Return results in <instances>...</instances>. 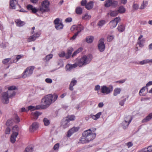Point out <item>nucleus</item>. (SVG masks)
<instances>
[{
	"instance_id": "obj_55",
	"label": "nucleus",
	"mask_w": 152,
	"mask_h": 152,
	"mask_svg": "<svg viewBox=\"0 0 152 152\" xmlns=\"http://www.w3.org/2000/svg\"><path fill=\"white\" fill-rule=\"evenodd\" d=\"M23 56V55H19L17 56L16 60L17 61L19 59L22 58Z\"/></svg>"
},
{
	"instance_id": "obj_56",
	"label": "nucleus",
	"mask_w": 152,
	"mask_h": 152,
	"mask_svg": "<svg viewBox=\"0 0 152 152\" xmlns=\"http://www.w3.org/2000/svg\"><path fill=\"white\" fill-rule=\"evenodd\" d=\"M65 55V53L64 52H62L58 54L59 56L61 57H64Z\"/></svg>"
},
{
	"instance_id": "obj_11",
	"label": "nucleus",
	"mask_w": 152,
	"mask_h": 152,
	"mask_svg": "<svg viewBox=\"0 0 152 152\" xmlns=\"http://www.w3.org/2000/svg\"><path fill=\"white\" fill-rule=\"evenodd\" d=\"M120 20V18L119 17H116L113 20L110 21L109 23L110 28H113L115 27Z\"/></svg>"
},
{
	"instance_id": "obj_15",
	"label": "nucleus",
	"mask_w": 152,
	"mask_h": 152,
	"mask_svg": "<svg viewBox=\"0 0 152 152\" xmlns=\"http://www.w3.org/2000/svg\"><path fill=\"white\" fill-rule=\"evenodd\" d=\"M69 121L68 119H66L65 118H64L61 122V126L63 128L65 129L69 127Z\"/></svg>"
},
{
	"instance_id": "obj_61",
	"label": "nucleus",
	"mask_w": 152,
	"mask_h": 152,
	"mask_svg": "<svg viewBox=\"0 0 152 152\" xmlns=\"http://www.w3.org/2000/svg\"><path fill=\"white\" fill-rule=\"evenodd\" d=\"M139 6L137 4H134L133 5V7L134 9L137 10Z\"/></svg>"
},
{
	"instance_id": "obj_16",
	"label": "nucleus",
	"mask_w": 152,
	"mask_h": 152,
	"mask_svg": "<svg viewBox=\"0 0 152 152\" xmlns=\"http://www.w3.org/2000/svg\"><path fill=\"white\" fill-rule=\"evenodd\" d=\"M78 63L77 61L76 63L73 64H67L66 66V69L67 70L70 71L72 69L78 66Z\"/></svg>"
},
{
	"instance_id": "obj_44",
	"label": "nucleus",
	"mask_w": 152,
	"mask_h": 152,
	"mask_svg": "<svg viewBox=\"0 0 152 152\" xmlns=\"http://www.w3.org/2000/svg\"><path fill=\"white\" fill-rule=\"evenodd\" d=\"M18 128L17 126L16 125L15 126H13L12 129V131L13 133L15 132H18Z\"/></svg>"
},
{
	"instance_id": "obj_27",
	"label": "nucleus",
	"mask_w": 152,
	"mask_h": 152,
	"mask_svg": "<svg viewBox=\"0 0 152 152\" xmlns=\"http://www.w3.org/2000/svg\"><path fill=\"white\" fill-rule=\"evenodd\" d=\"M75 12L78 15H81L83 12L82 8L80 7H77L75 9Z\"/></svg>"
},
{
	"instance_id": "obj_63",
	"label": "nucleus",
	"mask_w": 152,
	"mask_h": 152,
	"mask_svg": "<svg viewBox=\"0 0 152 152\" xmlns=\"http://www.w3.org/2000/svg\"><path fill=\"white\" fill-rule=\"evenodd\" d=\"M100 86L99 85H97L95 86L94 88V90L96 91H98L100 89Z\"/></svg>"
},
{
	"instance_id": "obj_28",
	"label": "nucleus",
	"mask_w": 152,
	"mask_h": 152,
	"mask_svg": "<svg viewBox=\"0 0 152 152\" xmlns=\"http://www.w3.org/2000/svg\"><path fill=\"white\" fill-rule=\"evenodd\" d=\"M73 51V49L72 48H70L68 50L67 52L66 55V58L67 59L69 58L71 55Z\"/></svg>"
},
{
	"instance_id": "obj_33",
	"label": "nucleus",
	"mask_w": 152,
	"mask_h": 152,
	"mask_svg": "<svg viewBox=\"0 0 152 152\" xmlns=\"http://www.w3.org/2000/svg\"><path fill=\"white\" fill-rule=\"evenodd\" d=\"M148 4V2L147 1H143L142 4L141 5L140 9H143L145 8Z\"/></svg>"
},
{
	"instance_id": "obj_29",
	"label": "nucleus",
	"mask_w": 152,
	"mask_h": 152,
	"mask_svg": "<svg viewBox=\"0 0 152 152\" xmlns=\"http://www.w3.org/2000/svg\"><path fill=\"white\" fill-rule=\"evenodd\" d=\"M94 39V37L92 36H88L86 38V42L89 43H91Z\"/></svg>"
},
{
	"instance_id": "obj_37",
	"label": "nucleus",
	"mask_w": 152,
	"mask_h": 152,
	"mask_svg": "<svg viewBox=\"0 0 152 152\" xmlns=\"http://www.w3.org/2000/svg\"><path fill=\"white\" fill-rule=\"evenodd\" d=\"M91 18L90 15H88L87 14H86L83 16L82 19L84 20H89Z\"/></svg>"
},
{
	"instance_id": "obj_43",
	"label": "nucleus",
	"mask_w": 152,
	"mask_h": 152,
	"mask_svg": "<svg viewBox=\"0 0 152 152\" xmlns=\"http://www.w3.org/2000/svg\"><path fill=\"white\" fill-rule=\"evenodd\" d=\"M53 57V55L52 54H49L46 56V57L44 59V60H45L46 61H48L50 59L52 58Z\"/></svg>"
},
{
	"instance_id": "obj_30",
	"label": "nucleus",
	"mask_w": 152,
	"mask_h": 152,
	"mask_svg": "<svg viewBox=\"0 0 152 152\" xmlns=\"http://www.w3.org/2000/svg\"><path fill=\"white\" fill-rule=\"evenodd\" d=\"M118 30L120 32H123L125 30V26L124 25L121 24L118 25L117 28Z\"/></svg>"
},
{
	"instance_id": "obj_22",
	"label": "nucleus",
	"mask_w": 152,
	"mask_h": 152,
	"mask_svg": "<svg viewBox=\"0 0 152 152\" xmlns=\"http://www.w3.org/2000/svg\"><path fill=\"white\" fill-rule=\"evenodd\" d=\"M151 118H152V113L149 114L145 118L142 120V123L147 122L149 121Z\"/></svg>"
},
{
	"instance_id": "obj_36",
	"label": "nucleus",
	"mask_w": 152,
	"mask_h": 152,
	"mask_svg": "<svg viewBox=\"0 0 152 152\" xmlns=\"http://www.w3.org/2000/svg\"><path fill=\"white\" fill-rule=\"evenodd\" d=\"M125 9L123 6H121L119 7L118 11V12L121 13H123L125 12Z\"/></svg>"
},
{
	"instance_id": "obj_19",
	"label": "nucleus",
	"mask_w": 152,
	"mask_h": 152,
	"mask_svg": "<svg viewBox=\"0 0 152 152\" xmlns=\"http://www.w3.org/2000/svg\"><path fill=\"white\" fill-rule=\"evenodd\" d=\"M18 0H10V7L12 9H15L16 4H18Z\"/></svg>"
},
{
	"instance_id": "obj_53",
	"label": "nucleus",
	"mask_w": 152,
	"mask_h": 152,
	"mask_svg": "<svg viewBox=\"0 0 152 152\" xmlns=\"http://www.w3.org/2000/svg\"><path fill=\"white\" fill-rule=\"evenodd\" d=\"M33 7L32 5L31 4L28 5L26 7L27 9L29 10H32Z\"/></svg>"
},
{
	"instance_id": "obj_1",
	"label": "nucleus",
	"mask_w": 152,
	"mask_h": 152,
	"mask_svg": "<svg viewBox=\"0 0 152 152\" xmlns=\"http://www.w3.org/2000/svg\"><path fill=\"white\" fill-rule=\"evenodd\" d=\"M58 97V95L56 94H49L45 96L41 100V103L42 104L38 105L37 107V108L41 109H46L52 103L55 102Z\"/></svg>"
},
{
	"instance_id": "obj_46",
	"label": "nucleus",
	"mask_w": 152,
	"mask_h": 152,
	"mask_svg": "<svg viewBox=\"0 0 152 152\" xmlns=\"http://www.w3.org/2000/svg\"><path fill=\"white\" fill-rule=\"evenodd\" d=\"M118 14V11H114L110 13V15L112 16H115L117 15Z\"/></svg>"
},
{
	"instance_id": "obj_47",
	"label": "nucleus",
	"mask_w": 152,
	"mask_h": 152,
	"mask_svg": "<svg viewBox=\"0 0 152 152\" xmlns=\"http://www.w3.org/2000/svg\"><path fill=\"white\" fill-rule=\"evenodd\" d=\"M147 88L148 89V88L145 86V87H143L140 90L139 92V94L140 96L142 95L141 94V93H142V92H143L145 90V88Z\"/></svg>"
},
{
	"instance_id": "obj_24",
	"label": "nucleus",
	"mask_w": 152,
	"mask_h": 152,
	"mask_svg": "<svg viewBox=\"0 0 152 152\" xmlns=\"http://www.w3.org/2000/svg\"><path fill=\"white\" fill-rule=\"evenodd\" d=\"M94 3L93 1H90L86 4L85 8L87 10H89L92 9L94 5Z\"/></svg>"
},
{
	"instance_id": "obj_13",
	"label": "nucleus",
	"mask_w": 152,
	"mask_h": 152,
	"mask_svg": "<svg viewBox=\"0 0 152 152\" xmlns=\"http://www.w3.org/2000/svg\"><path fill=\"white\" fill-rule=\"evenodd\" d=\"M104 38H101L99 40V43L98 45V47L99 50L101 52L103 51L104 50Z\"/></svg>"
},
{
	"instance_id": "obj_9",
	"label": "nucleus",
	"mask_w": 152,
	"mask_h": 152,
	"mask_svg": "<svg viewBox=\"0 0 152 152\" xmlns=\"http://www.w3.org/2000/svg\"><path fill=\"white\" fill-rule=\"evenodd\" d=\"M105 2V7H115L118 4V1L114 0H106Z\"/></svg>"
},
{
	"instance_id": "obj_62",
	"label": "nucleus",
	"mask_w": 152,
	"mask_h": 152,
	"mask_svg": "<svg viewBox=\"0 0 152 152\" xmlns=\"http://www.w3.org/2000/svg\"><path fill=\"white\" fill-rule=\"evenodd\" d=\"M137 44L139 45L140 47H142L143 46V45L141 42V40H138Z\"/></svg>"
},
{
	"instance_id": "obj_4",
	"label": "nucleus",
	"mask_w": 152,
	"mask_h": 152,
	"mask_svg": "<svg viewBox=\"0 0 152 152\" xmlns=\"http://www.w3.org/2000/svg\"><path fill=\"white\" fill-rule=\"evenodd\" d=\"M50 5V3L48 0H44L41 3V7L39 9V10L42 12H49Z\"/></svg>"
},
{
	"instance_id": "obj_5",
	"label": "nucleus",
	"mask_w": 152,
	"mask_h": 152,
	"mask_svg": "<svg viewBox=\"0 0 152 152\" xmlns=\"http://www.w3.org/2000/svg\"><path fill=\"white\" fill-rule=\"evenodd\" d=\"M35 67L34 66H30L27 67L22 74V77L25 78L31 76L33 74Z\"/></svg>"
},
{
	"instance_id": "obj_60",
	"label": "nucleus",
	"mask_w": 152,
	"mask_h": 152,
	"mask_svg": "<svg viewBox=\"0 0 152 152\" xmlns=\"http://www.w3.org/2000/svg\"><path fill=\"white\" fill-rule=\"evenodd\" d=\"M145 149L148 151V152H151L152 151V146H150L148 147L147 148H146Z\"/></svg>"
},
{
	"instance_id": "obj_23",
	"label": "nucleus",
	"mask_w": 152,
	"mask_h": 152,
	"mask_svg": "<svg viewBox=\"0 0 152 152\" xmlns=\"http://www.w3.org/2000/svg\"><path fill=\"white\" fill-rule=\"evenodd\" d=\"M42 114V113H40L38 111H36L34 113H31V115L33 116V118L35 119H37L38 118L39 116Z\"/></svg>"
},
{
	"instance_id": "obj_32",
	"label": "nucleus",
	"mask_w": 152,
	"mask_h": 152,
	"mask_svg": "<svg viewBox=\"0 0 152 152\" xmlns=\"http://www.w3.org/2000/svg\"><path fill=\"white\" fill-rule=\"evenodd\" d=\"M121 91V89L119 88H116L114 91L113 95L114 96H117L120 93Z\"/></svg>"
},
{
	"instance_id": "obj_51",
	"label": "nucleus",
	"mask_w": 152,
	"mask_h": 152,
	"mask_svg": "<svg viewBox=\"0 0 152 152\" xmlns=\"http://www.w3.org/2000/svg\"><path fill=\"white\" fill-rule=\"evenodd\" d=\"M126 80V79H122L121 80H118L116 82L117 83L122 84L124 83Z\"/></svg>"
},
{
	"instance_id": "obj_35",
	"label": "nucleus",
	"mask_w": 152,
	"mask_h": 152,
	"mask_svg": "<svg viewBox=\"0 0 152 152\" xmlns=\"http://www.w3.org/2000/svg\"><path fill=\"white\" fill-rule=\"evenodd\" d=\"M66 119H68V121H73L75 120V117L73 115H68L65 118Z\"/></svg>"
},
{
	"instance_id": "obj_48",
	"label": "nucleus",
	"mask_w": 152,
	"mask_h": 152,
	"mask_svg": "<svg viewBox=\"0 0 152 152\" xmlns=\"http://www.w3.org/2000/svg\"><path fill=\"white\" fill-rule=\"evenodd\" d=\"M16 89V87L15 86H12L8 88V90H15Z\"/></svg>"
},
{
	"instance_id": "obj_41",
	"label": "nucleus",
	"mask_w": 152,
	"mask_h": 152,
	"mask_svg": "<svg viewBox=\"0 0 152 152\" xmlns=\"http://www.w3.org/2000/svg\"><path fill=\"white\" fill-rule=\"evenodd\" d=\"M43 121L45 125L46 126H48L50 124V122L49 120L46 118H44L43 119Z\"/></svg>"
},
{
	"instance_id": "obj_21",
	"label": "nucleus",
	"mask_w": 152,
	"mask_h": 152,
	"mask_svg": "<svg viewBox=\"0 0 152 152\" xmlns=\"http://www.w3.org/2000/svg\"><path fill=\"white\" fill-rule=\"evenodd\" d=\"M18 134V133L17 132L12 133L10 139V141L12 143H13L15 142L16 138L17 137Z\"/></svg>"
},
{
	"instance_id": "obj_2",
	"label": "nucleus",
	"mask_w": 152,
	"mask_h": 152,
	"mask_svg": "<svg viewBox=\"0 0 152 152\" xmlns=\"http://www.w3.org/2000/svg\"><path fill=\"white\" fill-rule=\"evenodd\" d=\"M91 130V129L85 131L82 133V136L80 140L79 143L84 144L88 142L89 141L93 140L96 137V134L94 133H92L96 130V129L93 128Z\"/></svg>"
},
{
	"instance_id": "obj_58",
	"label": "nucleus",
	"mask_w": 152,
	"mask_h": 152,
	"mask_svg": "<svg viewBox=\"0 0 152 152\" xmlns=\"http://www.w3.org/2000/svg\"><path fill=\"white\" fill-rule=\"evenodd\" d=\"M45 81L47 83H50L52 82V80L50 78H46L45 79Z\"/></svg>"
},
{
	"instance_id": "obj_38",
	"label": "nucleus",
	"mask_w": 152,
	"mask_h": 152,
	"mask_svg": "<svg viewBox=\"0 0 152 152\" xmlns=\"http://www.w3.org/2000/svg\"><path fill=\"white\" fill-rule=\"evenodd\" d=\"M13 122H14L12 119H9L7 121L6 123V125L7 126H10L12 125Z\"/></svg>"
},
{
	"instance_id": "obj_17",
	"label": "nucleus",
	"mask_w": 152,
	"mask_h": 152,
	"mask_svg": "<svg viewBox=\"0 0 152 152\" xmlns=\"http://www.w3.org/2000/svg\"><path fill=\"white\" fill-rule=\"evenodd\" d=\"M77 83V81L75 78L72 79L69 84V89L70 91H73L74 90L73 86L75 85Z\"/></svg>"
},
{
	"instance_id": "obj_64",
	"label": "nucleus",
	"mask_w": 152,
	"mask_h": 152,
	"mask_svg": "<svg viewBox=\"0 0 152 152\" xmlns=\"http://www.w3.org/2000/svg\"><path fill=\"white\" fill-rule=\"evenodd\" d=\"M152 85V81H150L148 82L146 84V86L147 88L148 87Z\"/></svg>"
},
{
	"instance_id": "obj_25",
	"label": "nucleus",
	"mask_w": 152,
	"mask_h": 152,
	"mask_svg": "<svg viewBox=\"0 0 152 152\" xmlns=\"http://www.w3.org/2000/svg\"><path fill=\"white\" fill-rule=\"evenodd\" d=\"M15 22L16 25L19 27L22 26H23L25 23L24 22L21 21L20 19H17L15 20Z\"/></svg>"
},
{
	"instance_id": "obj_14",
	"label": "nucleus",
	"mask_w": 152,
	"mask_h": 152,
	"mask_svg": "<svg viewBox=\"0 0 152 152\" xmlns=\"http://www.w3.org/2000/svg\"><path fill=\"white\" fill-rule=\"evenodd\" d=\"M40 35L39 33H36L33 35L30 36L28 39L27 41L28 42H30L34 41Z\"/></svg>"
},
{
	"instance_id": "obj_34",
	"label": "nucleus",
	"mask_w": 152,
	"mask_h": 152,
	"mask_svg": "<svg viewBox=\"0 0 152 152\" xmlns=\"http://www.w3.org/2000/svg\"><path fill=\"white\" fill-rule=\"evenodd\" d=\"M12 119L13 122L16 123H18L20 121V118L17 115H15L14 117Z\"/></svg>"
},
{
	"instance_id": "obj_10",
	"label": "nucleus",
	"mask_w": 152,
	"mask_h": 152,
	"mask_svg": "<svg viewBox=\"0 0 152 152\" xmlns=\"http://www.w3.org/2000/svg\"><path fill=\"white\" fill-rule=\"evenodd\" d=\"M84 29V26L81 24L73 25L71 28V30L72 31H74L75 30L77 31V32L79 34L82 30Z\"/></svg>"
},
{
	"instance_id": "obj_50",
	"label": "nucleus",
	"mask_w": 152,
	"mask_h": 152,
	"mask_svg": "<svg viewBox=\"0 0 152 152\" xmlns=\"http://www.w3.org/2000/svg\"><path fill=\"white\" fill-rule=\"evenodd\" d=\"M104 20H101L98 23V26L99 27L102 26L104 24Z\"/></svg>"
},
{
	"instance_id": "obj_12",
	"label": "nucleus",
	"mask_w": 152,
	"mask_h": 152,
	"mask_svg": "<svg viewBox=\"0 0 152 152\" xmlns=\"http://www.w3.org/2000/svg\"><path fill=\"white\" fill-rule=\"evenodd\" d=\"M79 129V127H73L70 129L67 132L66 136L68 137H70L73 134L77 132Z\"/></svg>"
},
{
	"instance_id": "obj_59",
	"label": "nucleus",
	"mask_w": 152,
	"mask_h": 152,
	"mask_svg": "<svg viewBox=\"0 0 152 152\" xmlns=\"http://www.w3.org/2000/svg\"><path fill=\"white\" fill-rule=\"evenodd\" d=\"M31 11L32 13H36L38 11V9H36L35 7H33Z\"/></svg>"
},
{
	"instance_id": "obj_54",
	"label": "nucleus",
	"mask_w": 152,
	"mask_h": 152,
	"mask_svg": "<svg viewBox=\"0 0 152 152\" xmlns=\"http://www.w3.org/2000/svg\"><path fill=\"white\" fill-rule=\"evenodd\" d=\"M59 146V143H57L53 147V149L55 150H58Z\"/></svg>"
},
{
	"instance_id": "obj_42",
	"label": "nucleus",
	"mask_w": 152,
	"mask_h": 152,
	"mask_svg": "<svg viewBox=\"0 0 152 152\" xmlns=\"http://www.w3.org/2000/svg\"><path fill=\"white\" fill-rule=\"evenodd\" d=\"M114 36L113 35H108L107 38V40L108 42L111 41L114 39Z\"/></svg>"
},
{
	"instance_id": "obj_8",
	"label": "nucleus",
	"mask_w": 152,
	"mask_h": 152,
	"mask_svg": "<svg viewBox=\"0 0 152 152\" xmlns=\"http://www.w3.org/2000/svg\"><path fill=\"white\" fill-rule=\"evenodd\" d=\"M53 23L55 25V27L57 30H59L63 28L64 25L59 18H56L54 20Z\"/></svg>"
},
{
	"instance_id": "obj_26",
	"label": "nucleus",
	"mask_w": 152,
	"mask_h": 152,
	"mask_svg": "<svg viewBox=\"0 0 152 152\" xmlns=\"http://www.w3.org/2000/svg\"><path fill=\"white\" fill-rule=\"evenodd\" d=\"M101 113H102L101 112H100L98 113L95 115H94L91 114V116L93 119L95 120H96L100 117V116L101 115Z\"/></svg>"
},
{
	"instance_id": "obj_3",
	"label": "nucleus",
	"mask_w": 152,
	"mask_h": 152,
	"mask_svg": "<svg viewBox=\"0 0 152 152\" xmlns=\"http://www.w3.org/2000/svg\"><path fill=\"white\" fill-rule=\"evenodd\" d=\"M92 58L90 55L84 56L77 61L78 66L81 67L88 64L91 60Z\"/></svg>"
},
{
	"instance_id": "obj_49",
	"label": "nucleus",
	"mask_w": 152,
	"mask_h": 152,
	"mask_svg": "<svg viewBox=\"0 0 152 152\" xmlns=\"http://www.w3.org/2000/svg\"><path fill=\"white\" fill-rule=\"evenodd\" d=\"M10 58H5L2 61V62L4 64H6L8 63L10 61Z\"/></svg>"
},
{
	"instance_id": "obj_20",
	"label": "nucleus",
	"mask_w": 152,
	"mask_h": 152,
	"mask_svg": "<svg viewBox=\"0 0 152 152\" xmlns=\"http://www.w3.org/2000/svg\"><path fill=\"white\" fill-rule=\"evenodd\" d=\"M113 87L112 85H110L108 87L105 86V94H108L113 91Z\"/></svg>"
},
{
	"instance_id": "obj_45",
	"label": "nucleus",
	"mask_w": 152,
	"mask_h": 152,
	"mask_svg": "<svg viewBox=\"0 0 152 152\" xmlns=\"http://www.w3.org/2000/svg\"><path fill=\"white\" fill-rule=\"evenodd\" d=\"M126 98H125L120 101L119 102L120 105L121 106H123L124 104V102L126 101Z\"/></svg>"
},
{
	"instance_id": "obj_31",
	"label": "nucleus",
	"mask_w": 152,
	"mask_h": 152,
	"mask_svg": "<svg viewBox=\"0 0 152 152\" xmlns=\"http://www.w3.org/2000/svg\"><path fill=\"white\" fill-rule=\"evenodd\" d=\"M135 63L137 64H139L141 65H144L146 64H148V59H145L142 61H140L139 63H138L137 62H135Z\"/></svg>"
},
{
	"instance_id": "obj_6",
	"label": "nucleus",
	"mask_w": 152,
	"mask_h": 152,
	"mask_svg": "<svg viewBox=\"0 0 152 152\" xmlns=\"http://www.w3.org/2000/svg\"><path fill=\"white\" fill-rule=\"evenodd\" d=\"M15 95V92L13 91L11 95H9L8 92H5L2 94V100L4 104H7L9 102V98H12Z\"/></svg>"
},
{
	"instance_id": "obj_40",
	"label": "nucleus",
	"mask_w": 152,
	"mask_h": 152,
	"mask_svg": "<svg viewBox=\"0 0 152 152\" xmlns=\"http://www.w3.org/2000/svg\"><path fill=\"white\" fill-rule=\"evenodd\" d=\"M37 105L35 107L33 106H30L28 107V110H41V109H38L37 108Z\"/></svg>"
},
{
	"instance_id": "obj_7",
	"label": "nucleus",
	"mask_w": 152,
	"mask_h": 152,
	"mask_svg": "<svg viewBox=\"0 0 152 152\" xmlns=\"http://www.w3.org/2000/svg\"><path fill=\"white\" fill-rule=\"evenodd\" d=\"M132 120V117L129 115L128 116L125 118L124 121L122 123V126L124 129H125L128 127Z\"/></svg>"
},
{
	"instance_id": "obj_18",
	"label": "nucleus",
	"mask_w": 152,
	"mask_h": 152,
	"mask_svg": "<svg viewBox=\"0 0 152 152\" xmlns=\"http://www.w3.org/2000/svg\"><path fill=\"white\" fill-rule=\"evenodd\" d=\"M38 127V124L37 123L35 122L33 123L31 126L29 128V130L31 132H33L37 130Z\"/></svg>"
},
{
	"instance_id": "obj_39",
	"label": "nucleus",
	"mask_w": 152,
	"mask_h": 152,
	"mask_svg": "<svg viewBox=\"0 0 152 152\" xmlns=\"http://www.w3.org/2000/svg\"><path fill=\"white\" fill-rule=\"evenodd\" d=\"M33 148L31 145L28 146L25 149V152H32Z\"/></svg>"
},
{
	"instance_id": "obj_57",
	"label": "nucleus",
	"mask_w": 152,
	"mask_h": 152,
	"mask_svg": "<svg viewBox=\"0 0 152 152\" xmlns=\"http://www.w3.org/2000/svg\"><path fill=\"white\" fill-rule=\"evenodd\" d=\"M11 131L10 129V128L8 127H7L5 133L6 134H10V132Z\"/></svg>"
},
{
	"instance_id": "obj_52",
	"label": "nucleus",
	"mask_w": 152,
	"mask_h": 152,
	"mask_svg": "<svg viewBox=\"0 0 152 152\" xmlns=\"http://www.w3.org/2000/svg\"><path fill=\"white\" fill-rule=\"evenodd\" d=\"M87 1L86 0H82L80 3L81 5L82 6H86V4Z\"/></svg>"
}]
</instances>
